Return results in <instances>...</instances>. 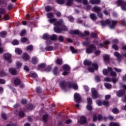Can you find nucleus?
I'll use <instances>...</instances> for the list:
<instances>
[{
	"label": "nucleus",
	"mask_w": 126,
	"mask_h": 126,
	"mask_svg": "<svg viewBox=\"0 0 126 126\" xmlns=\"http://www.w3.org/2000/svg\"><path fill=\"white\" fill-rule=\"evenodd\" d=\"M96 103L98 106H102V101L101 100H97Z\"/></svg>",
	"instance_id": "obj_64"
},
{
	"label": "nucleus",
	"mask_w": 126,
	"mask_h": 126,
	"mask_svg": "<svg viewBox=\"0 0 126 126\" xmlns=\"http://www.w3.org/2000/svg\"><path fill=\"white\" fill-rule=\"evenodd\" d=\"M60 86L64 91H66V88H73L75 90L78 89V86L76 84H71L70 82L66 83L63 81L60 82Z\"/></svg>",
	"instance_id": "obj_2"
},
{
	"label": "nucleus",
	"mask_w": 126,
	"mask_h": 126,
	"mask_svg": "<svg viewBox=\"0 0 126 126\" xmlns=\"http://www.w3.org/2000/svg\"><path fill=\"white\" fill-rule=\"evenodd\" d=\"M42 119L44 121V122L46 123L47 121H48V115L46 114L43 115Z\"/></svg>",
	"instance_id": "obj_39"
},
{
	"label": "nucleus",
	"mask_w": 126,
	"mask_h": 126,
	"mask_svg": "<svg viewBox=\"0 0 126 126\" xmlns=\"http://www.w3.org/2000/svg\"><path fill=\"white\" fill-rule=\"evenodd\" d=\"M46 66V64L42 63L39 65H38V67L39 68H44V67H45Z\"/></svg>",
	"instance_id": "obj_53"
},
{
	"label": "nucleus",
	"mask_w": 126,
	"mask_h": 126,
	"mask_svg": "<svg viewBox=\"0 0 126 126\" xmlns=\"http://www.w3.org/2000/svg\"><path fill=\"white\" fill-rule=\"evenodd\" d=\"M103 59L104 60V62L106 63H110V56L108 55H104L103 56Z\"/></svg>",
	"instance_id": "obj_17"
},
{
	"label": "nucleus",
	"mask_w": 126,
	"mask_h": 126,
	"mask_svg": "<svg viewBox=\"0 0 126 126\" xmlns=\"http://www.w3.org/2000/svg\"><path fill=\"white\" fill-rule=\"evenodd\" d=\"M15 52L16 54H18V55H20L22 54V51L19 48H16Z\"/></svg>",
	"instance_id": "obj_29"
},
{
	"label": "nucleus",
	"mask_w": 126,
	"mask_h": 126,
	"mask_svg": "<svg viewBox=\"0 0 126 126\" xmlns=\"http://www.w3.org/2000/svg\"><path fill=\"white\" fill-rule=\"evenodd\" d=\"M23 59L25 60V61H29L30 58L29 57V55L27 53H24L23 54Z\"/></svg>",
	"instance_id": "obj_21"
},
{
	"label": "nucleus",
	"mask_w": 126,
	"mask_h": 126,
	"mask_svg": "<svg viewBox=\"0 0 126 126\" xmlns=\"http://www.w3.org/2000/svg\"><path fill=\"white\" fill-rule=\"evenodd\" d=\"M12 44L13 45H18L19 44V42H18V41L16 40H14L12 41Z\"/></svg>",
	"instance_id": "obj_60"
},
{
	"label": "nucleus",
	"mask_w": 126,
	"mask_h": 126,
	"mask_svg": "<svg viewBox=\"0 0 126 126\" xmlns=\"http://www.w3.org/2000/svg\"><path fill=\"white\" fill-rule=\"evenodd\" d=\"M43 38L44 40H48V39H50V35L47 33L44 34L43 35Z\"/></svg>",
	"instance_id": "obj_33"
},
{
	"label": "nucleus",
	"mask_w": 126,
	"mask_h": 126,
	"mask_svg": "<svg viewBox=\"0 0 126 126\" xmlns=\"http://www.w3.org/2000/svg\"><path fill=\"white\" fill-rule=\"evenodd\" d=\"M30 75L31 77H33V78H36V77H37L38 76V75H37V74L34 72H31L30 73Z\"/></svg>",
	"instance_id": "obj_26"
},
{
	"label": "nucleus",
	"mask_w": 126,
	"mask_h": 126,
	"mask_svg": "<svg viewBox=\"0 0 126 126\" xmlns=\"http://www.w3.org/2000/svg\"><path fill=\"white\" fill-rule=\"evenodd\" d=\"M26 33V31L25 30H23L20 33V36H24Z\"/></svg>",
	"instance_id": "obj_56"
},
{
	"label": "nucleus",
	"mask_w": 126,
	"mask_h": 126,
	"mask_svg": "<svg viewBox=\"0 0 126 126\" xmlns=\"http://www.w3.org/2000/svg\"><path fill=\"white\" fill-rule=\"evenodd\" d=\"M97 14V16L99 18H102L103 17V14H102V13L99 12L98 13H96Z\"/></svg>",
	"instance_id": "obj_59"
},
{
	"label": "nucleus",
	"mask_w": 126,
	"mask_h": 126,
	"mask_svg": "<svg viewBox=\"0 0 126 126\" xmlns=\"http://www.w3.org/2000/svg\"><path fill=\"white\" fill-rule=\"evenodd\" d=\"M0 4H5V5H6V1L5 0H0Z\"/></svg>",
	"instance_id": "obj_54"
},
{
	"label": "nucleus",
	"mask_w": 126,
	"mask_h": 126,
	"mask_svg": "<svg viewBox=\"0 0 126 126\" xmlns=\"http://www.w3.org/2000/svg\"><path fill=\"white\" fill-rule=\"evenodd\" d=\"M3 19L5 20V21H6L7 20H9V16H8V15H4Z\"/></svg>",
	"instance_id": "obj_45"
},
{
	"label": "nucleus",
	"mask_w": 126,
	"mask_h": 126,
	"mask_svg": "<svg viewBox=\"0 0 126 126\" xmlns=\"http://www.w3.org/2000/svg\"><path fill=\"white\" fill-rule=\"evenodd\" d=\"M114 56H115V57H117V58H118V61H119V62H120V61H121V58H122V55H121V54H120V53H119L117 52H116L114 53Z\"/></svg>",
	"instance_id": "obj_23"
},
{
	"label": "nucleus",
	"mask_w": 126,
	"mask_h": 126,
	"mask_svg": "<svg viewBox=\"0 0 126 126\" xmlns=\"http://www.w3.org/2000/svg\"><path fill=\"white\" fill-rule=\"evenodd\" d=\"M111 23V21L110 20H106L105 21H102L100 22V24L102 26H106V25L108 24H110Z\"/></svg>",
	"instance_id": "obj_15"
},
{
	"label": "nucleus",
	"mask_w": 126,
	"mask_h": 126,
	"mask_svg": "<svg viewBox=\"0 0 126 126\" xmlns=\"http://www.w3.org/2000/svg\"><path fill=\"white\" fill-rule=\"evenodd\" d=\"M116 24H118V21H115V20L112 21V23L110 26V28L111 29H113L115 28V27H116Z\"/></svg>",
	"instance_id": "obj_18"
},
{
	"label": "nucleus",
	"mask_w": 126,
	"mask_h": 126,
	"mask_svg": "<svg viewBox=\"0 0 126 126\" xmlns=\"http://www.w3.org/2000/svg\"><path fill=\"white\" fill-rule=\"evenodd\" d=\"M19 116L20 118H23L24 117V112L23 111H21L19 113Z\"/></svg>",
	"instance_id": "obj_52"
},
{
	"label": "nucleus",
	"mask_w": 126,
	"mask_h": 126,
	"mask_svg": "<svg viewBox=\"0 0 126 126\" xmlns=\"http://www.w3.org/2000/svg\"><path fill=\"white\" fill-rule=\"evenodd\" d=\"M112 112L114 113V114H119L120 113V111H119V109L114 108L112 109Z\"/></svg>",
	"instance_id": "obj_35"
},
{
	"label": "nucleus",
	"mask_w": 126,
	"mask_h": 126,
	"mask_svg": "<svg viewBox=\"0 0 126 126\" xmlns=\"http://www.w3.org/2000/svg\"><path fill=\"white\" fill-rule=\"evenodd\" d=\"M110 75L111 76H117V73L115 71H110Z\"/></svg>",
	"instance_id": "obj_51"
},
{
	"label": "nucleus",
	"mask_w": 126,
	"mask_h": 126,
	"mask_svg": "<svg viewBox=\"0 0 126 126\" xmlns=\"http://www.w3.org/2000/svg\"><path fill=\"white\" fill-rule=\"evenodd\" d=\"M74 98L76 103H79L80 101H81V96L79 94H75L74 95Z\"/></svg>",
	"instance_id": "obj_11"
},
{
	"label": "nucleus",
	"mask_w": 126,
	"mask_h": 126,
	"mask_svg": "<svg viewBox=\"0 0 126 126\" xmlns=\"http://www.w3.org/2000/svg\"><path fill=\"white\" fill-rule=\"evenodd\" d=\"M9 71L12 75H16L17 73L16 70L13 68H10L9 69Z\"/></svg>",
	"instance_id": "obj_20"
},
{
	"label": "nucleus",
	"mask_w": 126,
	"mask_h": 126,
	"mask_svg": "<svg viewBox=\"0 0 126 126\" xmlns=\"http://www.w3.org/2000/svg\"><path fill=\"white\" fill-rule=\"evenodd\" d=\"M84 65H91V62L88 60H85L84 61Z\"/></svg>",
	"instance_id": "obj_30"
},
{
	"label": "nucleus",
	"mask_w": 126,
	"mask_h": 126,
	"mask_svg": "<svg viewBox=\"0 0 126 126\" xmlns=\"http://www.w3.org/2000/svg\"><path fill=\"white\" fill-rule=\"evenodd\" d=\"M22 65V64L20 63L19 62H17L16 63V66L17 68H20L21 67V66Z\"/></svg>",
	"instance_id": "obj_43"
},
{
	"label": "nucleus",
	"mask_w": 126,
	"mask_h": 126,
	"mask_svg": "<svg viewBox=\"0 0 126 126\" xmlns=\"http://www.w3.org/2000/svg\"><path fill=\"white\" fill-rule=\"evenodd\" d=\"M1 117L4 120H6V119H7V117H6V115L5 114H4V113H2L1 114Z\"/></svg>",
	"instance_id": "obj_61"
},
{
	"label": "nucleus",
	"mask_w": 126,
	"mask_h": 126,
	"mask_svg": "<svg viewBox=\"0 0 126 126\" xmlns=\"http://www.w3.org/2000/svg\"><path fill=\"white\" fill-rule=\"evenodd\" d=\"M49 39H50V40H52V41H55V40H57V35L53 34L52 36L50 35Z\"/></svg>",
	"instance_id": "obj_27"
},
{
	"label": "nucleus",
	"mask_w": 126,
	"mask_h": 126,
	"mask_svg": "<svg viewBox=\"0 0 126 126\" xmlns=\"http://www.w3.org/2000/svg\"><path fill=\"white\" fill-rule=\"evenodd\" d=\"M57 1L59 4H63L64 3V0H57Z\"/></svg>",
	"instance_id": "obj_46"
},
{
	"label": "nucleus",
	"mask_w": 126,
	"mask_h": 126,
	"mask_svg": "<svg viewBox=\"0 0 126 126\" xmlns=\"http://www.w3.org/2000/svg\"><path fill=\"white\" fill-rule=\"evenodd\" d=\"M104 86L107 89H110V88H112V85L110 84H108L107 83H105L104 84Z\"/></svg>",
	"instance_id": "obj_36"
},
{
	"label": "nucleus",
	"mask_w": 126,
	"mask_h": 126,
	"mask_svg": "<svg viewBox=\"0 0 126 126\" xmlns=\"http://www.w3.org/2000/svg\"><path fill=\"white\" fill-rule=\"evenodd\" d=\"M117 3L118 4V6L120 5L121 6V8L122 10L124 11H126V2L124 0H118L117 1Z\"/></svg>",
	"instance_id": "obj_4"
},
{
	"label": "nucleus",
	"mask_w": 126,
	"mask_h": 126,
	"mask_svg": "<svg viewBox=\"0 0 126 126\" xmlns=\"http://www.w3.org/2000/svg\"><path fill=\"white\" fill-rule=\"evenodd\" d=\"M34 108V106L32 104H30L28 105V109L29 110H32Z\"/></svg>",
	"instance_id": "obj_55"
},
{
	"label": "nucleus",
	"mask_w": 126,
	"mask_h": 126,
	"mask_svg": "<svg viewBox=\"0 0 126 126\" xmlns=\"http://www.w3.org/2000/svg\"><path fill=\"white\" fill-rule=\"evenodd\" d=\"M53 73L54 75L59 74V71H58V67H55L53 69Z\"/></svg>",
	"instance_id": "obj_28"
},
{
	"label": "nucleus",
	"mask_w": 126,
	"mask_h": 126,
	"mask_svg": "<svg viewBox=\"0 0 126 126\" xmlns=\"http://www.w3.org/2000/svg\"><path fill=\"white\" fill-rule=\"evenodd\" d=\"M90 2L92 4H98L101 2V0H90Z\"/></svg>",
	"instance_id": "obj_19"
},
{
	"label": "nucleus",
	"mask_w": 126,
	"mask_h": 126,
	"mask_svg": "<svg viewBox=\"0 0 126 126\" xmlns=\"http://www.w3.org/2000/svg\"><path fill=\"white\" fill-rule=\"evenodd\" d=\"M21 103L23 105H25V104H26V103H27V100H26V99H22L21 101Z\"/></svg>",
	"instance_id": "obj_62"
},
{
	"label": "nucleus",
	"mask_w": 126,
	"mask_h": 126,
	"mask_svg": "<svg viewBox=\"0 0 126 126\" xmlns=\"http://www.w3.org/2000/svg\"><path fill=\"white\" fill-rule=\"evenodd\" d=\"M70 50H71L72 54H75L77 52V50L76 49H74V47L72 46L70 47Z\"/></svg>",
	"instance_id": "obj_34"
},
{
	"label": "nucleus",
	"mask_w": 126,
	"mask_h": 126,
	"mask_svg": "<svg viewBox=\"0 0 126 126\" xmlns=\"http://www.w3.org/2000/svg\"><path fill=\"white\" fill-rule=\"evenodd\" d=\"M102 104L103 106H109V102L108 101L104 100Z\"/></svg>",
	"instance_id": "obj_50"
},
{
	"label": "nucleus",
	"mask_w": 126,
	"mask_h": 126,
	"mask_svg": "<svg viewBox=\"0 0 126 126\" xmlns=\"http://www.w3.org/2000/svg\"><path fill=\"white\" fill-rule=\"evenodd\" d=\"M55 27L54 28L55 32L56 33H61L62 31H67V27L63 25V20H60L58 22L54 23Z\"/></svg>",
	"instance_id": "obj_1"
},
{
	"label": "nucleus",
	"mask_w": 126,
	"mask_h": 126,
	"mask_svg": "<svg viewBox=\"0 0 126 126\" xmlns=\"http://www.w3.org/2000/svg\"><path fill=\"white\" fill-rule=\"evenodd\" d=\"M112 48H113V49H114V50H115L116 51H117V50H118L119 49L118 45H117L116 44H114L112 46Z\"/></svg>",
	"instance_id": "obj_58"
},
{
	"label": "nucleus",
	"mask_w": 126,
	"mask_h": 126,
	"mask_svg": "<svg viewBox=\"0 0 126 126\" xmlns=\"http://www.w3.org/2000/svg\"><path fill=\"white\" fill-rule=\"evenodd\" d=\"M126 94V92L124 90H120L117 93V95L118 97H122Z\"/></svg>",
	"instance_id": "obj_16"
},
{
	"label": "nucleus",
	"mask_w": 126,
	"mask_h": 126,
	"mask_svg": "<svg viewBox=\"0 0 126 126\" xmlns=\"http://www.w3.org/2000/svg\"><path fill=\"white\" fill-rule=\"evenodd\" d=\"M56 63L57 64H63V60L60 59H57Z\"/></svg>",
	"instance_id": "obj_31"
},
{
	"label": "nucleus",
	"mask_w": 126,
	"mask_h": 126,
	"mask_svg": "<svg viewBox=\"0 0 126 126\" xmlns=\"http://www.w3.org/2000/svg\"><path fill=\"white\" fill-rule=\"evenodd\" d=\"M112 81L113 83L115 84L118 81V79H117L116 78H112Z\"/></svg>",
	"instance_id": "obj_63"
},
{
	"label": "nucleus",
	"mask_w": 126,
	"mask_h": 126,
	"mask_svg": "<svg viewBox=\"0 0 126 126\" xmlns=\"http://www.w3.org/2000/svg\"><path fill=\"white\" fill-rule=\"evenodd\" d=\"M92 66L94 68V69H98V65L96 63L92 64Z\"/></svg>",
	"instance_id": "obj_57"
},
{
	"label": "nucleus",
	"mask_w": 126,
	"mask_h": 126,
	"mask_svg": "<svg viewBox=\"0 0 126 126\" xmlns=\"http://www.w3.org/2000/svg\"><path fill=\"white\" fill-rule=\"evenodd\" d=\"M58 40L60 41V42H63L64 38L63 36L60 35L58 37Z\"/></svg>",
	"instance_id": "obj_48"
},
{
	"label": "nucleus",
	"mask_w": 126,
	"mask_h": 126,
	"mask_svg": "<svg viewBox=\"0 0 126 126\" xmlns=\"http://www.w3.org/2000/svg\"><path fill=\"white\" fill-rule=\"evenodd\" d=\"M45 9L46 11H47V12L49 11H51V10H52V7H51L50 6H46L45 7Z\"/></svg>",
	"instance_id": "obj_38"
},
{
	"label": "nucleus",
	"mask_w": 126,
	"mask_h": 126,
	"mask_svg": "<svg viewBox=\"0 0 126 126\" xmlns=\"http://www.w3.org/2000/svg\"><path fill=\"white\" fill-rule=\"evenodd\" d=\"M6 12V10L4 8H0V18L2 16V14H4Z\"/></svg>",
	"instance_id": "obj_22"
},
{
	"label": "nucleus",
	"mask_w": 126,
	"mask_h": 126,
	"mask_svg": "<svg viewBox=\"0 0 126 126\" xmlns=\"http://www.w3.org/2000/svg\"><path fill=\"white\" fill-rule=\"evenodd\" d=\"M3 57H4V59L6 61H7L9 63H11L12 62V60L10 59V58H11V54L9 53H6L4 55Z\"/></svg>",
	"instance_id": "obj_10"
},
{
	"label": "nucleus",
	"mask_w": 126,
	"mask_h": 126,
	"mask_svg": "<svg viewBox=\"0 0 126 126\" xmlns=\"http://www.w3.org/2000/svg\"><path fill=\"white\" fill-rule=\"evenodd\" d=\"M109 126H120V124L117 123H111L109 124Z\"/></svg>",
	"instance_id": "obj_42"
},
{
	"label": "nucleus",
	"mask_w": 126,
	"mask_h": 126,
	"mask_svg": "<svg viewBox=\"0 0 126 126\" xmlns=\"http://www.w3.org/2000/svg\"><path fill=\"white\" fill-rule=\"evenodd\" d=\"M32 63L33 64H36L38 63V60L36 57H33L32 59Z\"/></svg>",
	"instance_id": "obj_32"
},
{
	"label": "nucleus",
	"mask_w": 126,
	"mask_h": 126,
	"mask_svg": "<svg viewBox=\"0 0 126 126\" xmlns=\"http://www.w3.org/2000/svg\"><path fill=\"white\" fill-rule=\"evenodd\" d=\"M67 2H66V5L68 6H71V4H72V1H73V0H67Z\"/></svg>",
	"instance_id": "obj_40"
},
{
	"label": "nucleus",
	"mask_w": 126,
	"mask_h": 126,
	"mask_svg": "<svg viewBox=\"0 0 126 126\" xmlns=\"http://www.w3.org/2000/svg\"><path fill=\"white\" fill-rule=\"evenodd\" d=\"M63 68L65 71L63 73V75H66L68 73V70L70 69L69 66L67 64H65L63 66Z\"/></svg>",
	"instance_id": "obj_9"
},
{
	"label": "nucleus",
	"mask_w": 126,
	"mask_h": 126,
	"mask_svg": "<svg viewBox=\"0 0 126 126\" xmlns=\"http://www.w3.org/2000/svg\"><path fill=\"white\" fill-rule=\"evenodd\" d=\"M46 51H53L54 47L53 46H47L45 47Z\"/></svg>",
	"instance_id": "obj_37"
},
{
	"label": "nucleus",
	"mask_w": 126,
	"mask_h": 126,
	"mask_svg": "<svg viewBox=\"0 0 126 126\" xmlns=\"http://www.w3.org/2000/svg\"><path fill=\"white\" fill-rule=\"evenodd\" d=\"M113 70V69H112L111 67H108V70L107 69H104L103 70V73L104 75H108L109 74V72H110V71H112Z\"/></svg>",
	"instance_id": "obj_14"
},
{
	"label": "nucleus",
	"mask_w": 126,
	"mask_h": 126,
	"mask_svg": "<svg viewBox=\"0 0 126 126\" xmlns=\"http://www.w3.org/2000/svg\"><path fill=\"white\" fill-rule=\"evenodd\" d=\"M88 105H87V109L88 111H92V99L91 97H88L87 99Z\"/></svg>",
	"instance_id": "obj_6"
},
{
	"label": "nucleus",
	"mask_w": 126,
	"mask_h": 126,
	"mask_svg": "<svg viewBox=\"0 0 126 126\" xmlns=\"http://www.w3.org/2000/svg\"><path fill=\"white\" fill-rule=\"evenodd\" d=\"M90 18L92 19V20H93L94 21H95L97 19V16H96V14L94 13H92L90 15Z\"/></svg>",
	"instance_id": "obj_24"
},
{
	"label": "nucleus",
	"mask_w": 126,
	"mask_h": 126,
	"mask_svg": "<svg viewBox=\"0 0 126 126\" xmlns=\"http://www.w3.org/2000/svg\"><path fill=\"white\" fill-rule=\"evenodd\" d=\"M69 34H75V35H79L80 36H85L84 33H81L80 31H78V30H75L74 31H71L69 32Z\"/></svg>",
	"instance_id": "obj_8"
},
{
	"label": "nucleus",
	"mask_w": 126,
	"mask_h": 126,
	"mask_svg": "<svg viewBox=\"0 0 126 126\" xmlns=\"http://www.w3.org/2000/svg\"><path fill=\"white\" fill-rule=\"evenodd\" d=\"M87 122V121L86 120V117H85V116H82L80 118V120L78 121V123L81 124V125L86 124Z\"/></svg>",
	"instance_id": "obj_12"
},
{
	"label": "nucleus",
	"mask_w": 126,
	"mask_h": 126,
	"mask_svg": "<svg viewBox=\"0 0 126 126\" xmlns=\"http://www.w3.org/2000/svg\"><path fill=\"white\" fill-rule=\"evenodd\" d=\"M91 37H92V38H97V37H98V36L97 35V34H96L94 32H92L91 33Z\"/></svg>",
	"instance_id": "obj_44"
},
{
	"label": "nucleus",
	"mask_w": 126,
	"mask_h": 126,
	"mask_svg": "<svg viewBox=\"0 0 126 126\" xmlns=\"http://www.w3.org/2000/svg\"><path fill=\"white\" fill-rule=\"evenodd\" d=\"M28 40V39L26 37H23L21 39L22 43H25V42H27Z\"/></svg>",
	"instance_id": "obj_47"
},
{
	"label": "nucleus",
	"mask_w": 126,
	"mask_h": 126,
	"mask_svg": "<svg viewBox=\"0 0 126 126\" xmlns=\"http://www.w3.org/2000/svg\"><path fill=\"white\" fill-rule=\"evenodd\" d=\"M46 16L47 18H49L50 19L48 20V21L50 23H54V22H56L57 19L53 18H54V13L52 12H49L46 14Z\"/></svg>",
	"instance_id": "obj_3"
},
{
	"label": "nucleus",
	"mask_w": 126,
	"mask_h": 126,
	"mask_svg": "<svg viewBox=\"0 0 126 126\" xmlns=\"http://www.w3.org/2000/svg\"><path fill=\"white\" fill-rule=\"evenodd\" d=\"M102 9L100 8V7L97 6H95L93 8L92 11L96 12V13H98V12H100Z\"/></svg>",
	"instance_id": "obj_13"
},
{
	"label": "nucleus",
	"mask_w": 126,
	"mask_h": 126,
	"mask_svg": "<svg viewBox=\"0 0 126 126\" xmlns=\"http://www.w3.org/2000/svg\"><path fill=\"white\" fill-rule=\"evenodd\" d=\"M15 85H19L20 84V80L16 79L14 81Z\"/></svg>",
	"instance_id": "obj_41"
},
{
	"label": "nucleus",
	"mask_w": 126,
	"mask_h": 126,
	"mask_svg": "<svg viewBox=\"0 0 126 126\" xmlns=\"http://www.w3.org/2000/svg\"><path fill=\"white\" fill-rule=\"evenodd\" d=\"M33 50V46L32 45H29L27 47V51H31Z\"/></svg>",
	"instance_id": "obj_49"
},
{
	"label": "nucleus",
	"mask_w": 126,
	"mask_h": 126,
	"mask_svg": "<svg viewBox=\"0 0 126 126\" xmlns=\"http://www.w3.org/2000/svg\"><path fill=\"white\" fill-rule=\"evenodd\" d=\"M92 97L93 99H96V98H98V97H99L98 92H97V91H96V89L94 88L92 89Z\"/></svg>",
	"instance_id": "obj_7"
},
{
	"label": "nucleus",
	"mask_w": 126,
	"mask_h": 126,
	"mask_svg": "<svg viewBox=\"0 0 126 126\" xmlns=\"http://www.w3.org/2000/svg\"><path fill=\"white\" fill-rule=\"evenodd\" d=\"M95 50H96V46L94 45L91 44L89 46V48L86 50V52L87 54H91Z\"/></svg>",
	"instance_id": "obj_5"
},
{
	"label": "nucleus",
	"mask_w": 126,
	"mask_h": 126,
	"mask_svg": "<svg viewBox=\"0 0 126 126\" xmlns=\"http://www.w3.org/2000/svg\"><path fill=\"white\" fill-rule=\"evenodd\" d=\"M0 36L1 38H4L5 36H6V32L3 31L1 32H0Z\"/></svg>",
	"instance_id": "obj_25"
}]
</instances>
